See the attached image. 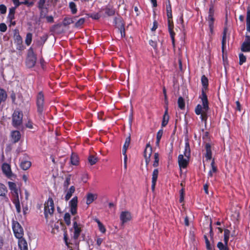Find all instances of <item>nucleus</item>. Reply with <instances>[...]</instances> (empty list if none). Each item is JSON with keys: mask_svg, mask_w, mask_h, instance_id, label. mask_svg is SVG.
Segmentation results:
<instances>
[{"mask_svg": "<svg viewBox=\"0 0 250 250\" xmlns=\"http://www.w3.org/2000/svg\"><path fill=\"white\" fill-rule=\"evenodd\" d=\"M85 21V19L84 18H80L75 22V27L77 28L81 27Z\"/></svg>", "mask_w": 250, "mask_h": 250, "instance_id": "obj_37", "label": "nucleus"}, {"mask_svg": "<svg viewBox=\"0 0 250 250\" xmlns=\"http://www.w3.org/2000/svg\"><path fill=\"white\" fill-rule=\"evenodd\" d=\"M229 235L230 231L229 229H225L224 230V242L226 245L228 244Z\"/></svg>", "mask_w": 250, "mask_h": 250, "instance_id": "obj_36", "label": "nucleus"}, {"mask_svg": "<svg viewBox=\"0 0 250 250\" xmlns=\"http://www.w3.org/2000/svg\"><path fill=\"white\" fill-rule=\"evenodd\" d=\"M201 82L204 88L207 89L208 86V79L205 75L202 76Z\"/></svg>", "mask_w": 250, "mask_h": 250, "instance_id": "obj_35", "label": "nucleus"}, {"mask_svg": "<svg viewBox=\"0 0 250 250\" xmlns=\"http://www.w3.org/2000/svg\"><path fill=\"white\" fill-rule=\"evenodd\" d=\"M71 177V175H68L66 177L65 180L63 184V186L64 189H66L68 188V187L70 184Z\"/></svg>", "mask_w": 250, "mask_h": 250, "instance_id": "obj_32", "label": "nucleus"}, {"mask_svg": "<svg viewBox=\"0 0 250 250\" xmlns=\"http://www.w3.org/2000/svg\"><path fill=\"white\" fill-rule=\"evenodd\" d=\"M226 43V37H223L222 41V52H224L225 46Z\"/></svg>", "mask_w": 250, "mask_h": 250, "instance_id": "obj_53", "label": "nucleus"}, {"mask_svg": "<svg viewBox=\"0 0 250 250\" xmlns=\"http://www.w3.org/2000/svg\"><path fill=\"white\" fill-rule=\"evenodd\" d=\"M4 244V239L3 237L0 235V250L2 249Z\"/></svg>", "mask_w": 250, "mask_h": 250, "instance_id": "obj_61", "label": "nucleus"}, {"mask_svg": "<svg viewBox=\"0 0 250 250\" xmlns=\"http://www.w3.org/2000/svg\"><path fill=\"white\" fill-rule=\"evenodd\" d=\"M124 156V167L126 169L127 167V155L126 153H125V154H123Z\"/></svg>", "mask_w": 250, "mask_h": 250, "instance_id": "obj_60", "label": "nucleus"}, {"mask_svg": "<svg viewBox=\"0 0 250 250\" xmlns=\"http://www.w3.org/2000/svg\"><path fill=\"white\" fill-rule=\"evenodd\" d=\"M54 211V201L52 198L49 197L44 204V213L46 220L49 216L52 215Z\"/></svg>", "mask_w": 250, "mask_h": 250, "instance_id": "obj_3", "label": "nucleus"}, {"mask_svg": "<svg viewBox=\"0 0 250 250\" xmlns=\"http://www.w3.org/2000/svg\"><path fill=\"white\" fill-rule=\"evenodd\" d=\"M22 113L19 111H15L12 116V124L15 127L20 126L22 121Z\"/></svg>", "mask_w": 250, "mask_h": 250, "instance_id": "obj_8", "label": "nucleus"}, {"mask_svg": "<svg viewBox=\"0 0 250 250\" xmlns=\"http://www.w3.org/2000/svg\"><path fill=\"white\" fill-rule=\"evenodd\" d=\"M65 192H66V195L65 196V200L66 201H68L72 196V194L75 191V188L74 186H72L70 187L69 189H64Z\"/></svg>", "mask_w": 250, "mask_h": 250, "instance_id": "obj_17", "label": "nucleus"}, {"mask_svg": "<svg viewBox=\"0 0 250 250\" xmlns=\"http://www.w3.org/2000/svg\"><path fill=\"white\" fill-rule=\"evenodd\" d=\"M94 220L97 223L100 231L102 233H104L106 231V229L105 228L104 225L100 221L99 219L97 218L95 219Z\"/></svg>", "mask_w": 250, "mask_h": 250, "instance_id": "obj_27", "label": "nucleus"}, {"mask_svg": "<svg viewBox=\"0 0 250 250\" xmlns=\"http://www.w3.org/2000/svg\"><path fill=\"white\" fill-rule=\"evenodd\" d=\"M18 245L21 250H28L27 243L23 238L19 239Z\"/></svg>", "mask_w": 250, "mask_h": 250, "instance_id": "obj_15", "label": "nucleus"}, {"mask_svg": "<svg viewBox=\"0 0 250 250\" xmlns=\"http://www.w3.org/2000/svg\"><path fill=\"white\" fill-rule=\"evenodd\" d=\"M152 154V147L149 144H147L146 146V149L144 151V157L146 160V165L147 166L150 161V157Z\"/></svg>", "mask_w": 250, "mask_h": 250, "instance_id": "obj_10", "label": "nucleus"}, {"mask_svg": "<svg viewBox=\"0 0 250 250\" xmlns=\"http://www.w3.org/2000/svg\"><path fill=\"white\" fill-rule=\"evenodd\" d=\"M90 17L95 20H98L100 18V16L98 14L91 15Z\"/></svg>", "mask_w": 250, "mask_h": 250, "instance_id": "obj_63", "label": "nucleus"}, {"mask_svg": "<svg viewBox=\"0 0 250 250\" xmlns=\"http://www.w3.org/2000/svg\"><path fill=\"white\" fill-rule=\"evenodd\" d=\"M97 198V195L96 194H93L92 193H88L86 194V204L90 205Z\"/></svg>", "mask_w": 250, "mask_h": 250, "instance_id": "obj_18", "label": "nucleus"}, {"mask_svg": "<svg viewBox=\"0 0 250 250\" xmlns=\"http://www.w3.org/2000/svg\"><path fill=\"white\" fill-rule=\"evenodd\" d=\"M14 203L15 205L17 212L19 213L21 212V207L19 199V196L17 197V199L15 200Z\"/></svg>", "mask_w": 250, "mask_h": 250, "instance_id": "obj_39", "label": "nucleus"}, {"mask_svg": "<svg viewBox=\"0 0 250 250\" xmlns=\"http://www.w3.org/2000/svg\"><path fill=\"white\" fill-rule=\"evenodd\" d=\"M211 169L208 172V177H212L213 176V173H215L217 171V167L215 166L214 159L212 160L211 163Z\"/></svg>", "mask_w": 250, "mask_h": 250, "instance_id": "obj_24", "label": "nucleus"}, {"mask_svg": "<svg viewBox=\"0 0 250 250\" xmlns=\"http://www.w3.org/2000/svg\"><path fill=\"white\" fill-rule=\"evenodd\" d=\"M227 245H224L223 243L220 242L217 244V247L219 250H228Z\"/></svg>", "mask_w": 250, "mask_h": 250, "instance_id": "obj_44", "label": "nucleus"}, {"mask_svg": "<svg viewBox=\"0 0 250 250\" xmlns=\"http://www.w3.org/2000/svg\"><path fill=\"white\" fill-rule=\"evenodd\" d=\"M201 98L202 102V105L198 104L195 109V112L197 115H200V118L202 121L206 123L207 120V112L209 109V107L208 105L207 96L203 89L202 90Z\"/></svg>", "mask_w": 250, "mask_h": 250, "instance_id": "obj_1", "label": "nucleus"}, {"mask_svg": "<svg viewBox=\"0 0 250 250\" xmlns=\"http://www.w3.org/2000/svg\"><path fill=\"white\" fill-rule=\"evenodd\" d=\"M104 239L102 238H97L96 239V244L98 247H100L103 242Z\"/></svg>", "mask_w": 250, "mask_h": 250, "instance_id": "obj_56", "label": "nucleus"}, {"mask_svg": "<svg viewBox=\"0 0 250 250\" xmlns=\"http://www.w3.org/2000/svg\"><path fill=\"white\" fill-rule=\"evenodd\" d=\"M16 8L15 6V7L10 8L9 14H15Z\"/></svg>", "mask_w": 250, "mask_h": 250, "instance_id": "obj_64", "label": "nucleus"}, {"mask_svg": "<svg viewBox=\"0 0 250 250\" xmlns=\"http://www.w3.org/2000/svg\"><path fill=\"white\" fill-rule=\"evenodd\" d=\"M12 229L15 236L18 239L22 238L23 235V230L20 223L16 221H13L12 223Z\"/></svg>", "mask_w": 250, "mask_h": 250, "instance_id": "obj_4", "label": "nucleus"}, {"mask_svg": "<svg viewBox=\"0 0 250 250\" xmlns=\"http://www.w3.org/2000/svg\"><path fill=\"white\" fill-rule=\"evenodd\" d=\"M184 189H182L180 191V199H179V201L181 203H182L183 201H184Z\"/></svg>", "mask_w": 250, "mask_h": 250, "instance_id": "obj_54", "label": "nucleus"}, {"mask_svg": "<svg viewBox=\"0 0 250 250\" xmlns=\"http://www.w3.org/2000/svg\"><path fill=\"white\" fill-rule=\"evenodd\" d=\"M206 154L205 157L207 160H210L212 158V152L211 150V146L209 144L207 143L206 145Z\"/></svg>", "mask_w": 250, "mask_h": 250, "instance_id": "obj_19", "label": "nucleus"}, {"mask_svg": "<svg viewBox=\"0 0 250 250\" xmlns=\"http://www.w3.org/2000/svg\"><path fill=\"white\" fill-rule=\"evenodd\" d=\"M31 163L29 161H24L22 162L21 164V168L25 170L28 169L31 166Z\"/></svg>", "mask_w": 250, "mask_h": 250, "instance_id": "obj_31", "label": "nucleus"}, {"mask_svg": "<svg viewBox=\"0 0 250 250\" xmlns=\"http://www.w3.org/2000/svg\"><path fill=\"white\" fill-rule=\"evenodd\" d=\"M7 18L10 22H12V21L15 19V14H8Z\"/></svg>", "mask_w": 250, "mask_h": 250, "instance_id": "obj_58", "label": "nucleus"}, {"mask_svg": "<svg viewBox=\"0 0 250 250\" xmlns=\"http://www.w3.org/2000/svg\"><path fill=\"white\" fill-rule=\"evenodd\" d=\"M26 126L30 129H33L34 128V127H33V124L30 122V121H28L26 124Z\"/></svg>", "mask_w": 250, "mask_h": 250, "instance_id": "obj_57", "label": "nucleus"}, {"mask_svg": "<svg viewBox=\"0 0 250 250\" xmlns=\"http://www.w3.org/2000/svg\"><path fill=\"white\" fill-rule=\"evenodd\" d=\"M6 7L4 4L0 5V13L4 14L6 12Z\"/></svg>", "mask_w": 250, "mask_h": 250, "instance_id": "obj_50", "label": "nucleus"}, {"mask_svg": "<svg viewBox=\"0 0 250 250\" xmlns=\"http://www.w3.org/2000/svg\"><path fill=\"white\" fill-rule=\"evenodd\" d=\"M32 35L30 33H28L26 34V39H25V43L27 45H29L32 42Z\"/></svg>", "mask_w": 250, "mask_h": 250, "instance_id": "obj_40", "label": "nucleus"}, {"mask_svg": "<svg viewBox=\"0 0 250 250\" xmlns=\"http://www.w3.org/2000/svg\"><path fill=\"white\" fill-rule=\"evenodd\" d=\"M246 61V56L243 54H239V64L242 65Z\"/></svg>", "mask_w": 250, "mask_h": 250, "instance_id": "obj_48", "label": "nucleus"}, {"mask_svg": "<svg viewBox=\"0 0 250 250\" xmlns=\"http://www.w3.org/2000/svg\"><path fill=\"white\" fill-rule=\"evenodd\" d=\"M120 217L123 224L126 223L131 219V214L127 211L122 212Z\"/></svg>", "mask_w": 250, "mask_h": 250, "instance_id": "obj_13", "label": "nucleus"}, {"mask_svg": "<svg viewBox=\"0 0 250 250\" xmlns=\"http://www.w3.org/2000/svg\"><path fill=\"white\" fill-rule=\"evenodd\" d=\"M44 95L42 92H40L37 96L36 104L37 111L39 114L42 115L43 111Z\"/></svg>", "mask_w": 250, "mask_h": 250, "instance_id": "obj_6", "label": "nucleus"}, {"mask_svg": "<svg viewBox=\"0 0 250 250\" xmlns=\"http://www.w3.org/2000/svg\"><path fill=\"white\" fill-rule=\"evenodd\" d=\"M36 62V57L34 53L32 48L28 50L27 57L26 59V65L28 67H33L35 65Z\"/></svg>", "mask_w": 250, "mask_h": 250, "instance_id": "obj_7", "label": "nucleus"}, {"mask_svg": "<svg viewBox=\"0 0 250 250\" xmlns=\"http://www.w3.org/2000/svg\"><path fill=\"white\" fill-rule=\"evenodd\" d=\"M158 170L155 169L152 173V181H157L158 175Z\"/></svg>", "mask_w": 250, "mask_h": 250, "instance_id": "obj_45", "label": "nucleus"}, {"mask_svg": "<svg viewBox=\"0 0 250 250\" xmlns=\"http://www.w3.org/2000/svg\"><path fill=\"white\" fill-rule=\"evenodd\" d=\"M64 220L67 226H69L71 224L70 215L69 213H66L64 214Z\"/></svg>", "mask_w": 250, "mask_h": 250, "instance_id": "obj_41", "label": "nucleus"}, {"mask_svg": "<svg viewBox=\"0 0 250 250\" xmlns=\"http://www.w3.org/2000/svg\"><path fill=\"white\" fill-rule=\"evenodd\" d=\"M46 20L48 22H53V17L52 16H47L46 17Z\"/></svg>", "mask_w": 250, "mask_h": 250, "instance_id": "obj_62", "label": "nucleus"}, {"mask_svg": "<svg viewBox=\"0 0 250 250\" xmlns=\"http://www.w3.org/2000/svg\"><path fill=\"white\" fill-rule=\"evenodd\" d=\"M2 170L3 172L7 176L10 177L12 174L11 167L9 165L4 163L2 165Z\"/></svg>", "mask_w": 250, "mask_h": 250, "instance_id": "obj_16", "label": "nucleus"}, {"mask_svg": "<svg viewBox=\"0 0 250 250\" xmlns=\"http://www.w3.org/2000/svg\"><path fill=\"white\" fill-rule=\"evenodd\" d=\"M14 38L18 44H21L22 43V38L18 33H16L14 34Z\"/></svg>", "mask_w": 250, "mask_h": 250, "instance_id": "obj_46", "label": "nucleus"}, {"mask_svg": "<svg viewBox=\"0 0 250 250\" xmlns=\"http://www.w3.org/2000/svg\"><path fill=\"white\" fill-rule=\"evenodd\" d=\"M7 30V26L5 23H2L0 24V31L1 32H5Z\"/></svg>", "mask_w": 250, "mask_h": 250, "instance_id": "obj_52", "label": "nucleus"}, {"mask_svg": "<svg viewBox=\"0 0 250 250\" xmlns=\"http://www.w3.org/2000/svg\"><path fill=\"white\" fill-rule=\"evenodd\" d=\"M158 27V22L157 21H154L153 22V27L151 28V30L152 31H155Z\"/></svg>", "mask_w": 250, "mask_h": 250, "instance_id": "obj_55", "label": "nucleus"}, {"mask_svg": "<svg viewBox=\"0 0 250 250\" xmlns=\"http://www.w3.org/2000/svg\"><path fill=\"white\" fill-rule=\"evenodd\" d=\"M246 22L250 23V6H248L247 8Z\"/></svg>", "mask_w": 250, "mask_h": 250, "instance_id": "obj_51", "label": "nucleus"}, {"mask_svg": "<svg viewBox=\"0 0 250 250\" xmlns=\"http://www.w3.org/2000/svg\"><path fill=\"white\" fill-rule=\"evenodd\" d=\"M77 16H75L73 18L66 17L64 19L62 24L64 26H66L74 22L75 20H76Z\"/></svg>", "mask_w": 250, "mask_h": 250, "instance_id": "obj_21", "label": "nucleus"}, {"mask_svg": "<svg viewBox=\"0 0 250 250\" xmlns=\"http://www.w3.org/2000/svg\"><path fill=\"white\" fill-rule=\"evenodd\" d=\"M98 158L95 156L90 155L88 158V162L91 165L95 164L98 162Z\"/></svg>", "mask_w": 250, "mask_h": 250, "instance_id": "obj_30", "label": "nucleus"}, {"mask_svg": "<svg viewBox=\"0 0 250 250\" xmlns=\"http://www.w3.org/2000/svg\"><path fill=\"white\" fill-rule=\"evenodd\" d=\"M73 228L74 229L73 237L75 239H77L80 236L82 231L81 225L77 224V223L75 221L73 223Z\"/></svg>", "mask_w": 250, "mask_h": 250, "instance_id": "obj_14", "label": "nucleus"}, {"mask_svg": "<svg viewBox=\"0 0 250 250\" xmlns=\"http://www.w3.org/2000/svg\"><path fill=\"white\" fill-rule=\"evenodd\" d=\"M178 106L181 109H183L185 108V104L184 99L182 97H180L178 100Z\"/></svg>", "mask_w": 250, "mask_h": 250, "instance_id": "obj_34", "label": "nucleus"}, {"mask_svg": "<svg viewBox=\"0 0 250 250\" xmlns=\"http://www.w3.org/2000/svg\"><path fill=\"white\" fill-rule=\"evenodd\" d=\"M154 161L153 164L154 167H157L159 165V154L158 153H155L154 155Z\"/></svg>", "mask_w": 250, "mask_h": 250, "instance_id": "obj_42", "label": "nucleus"}, {"mask_svg": "<svg viewBox=\"0 0 250 250\" xmlns=\"http://www.w3.org/2000/svg\"><path fill=\"white\" fill-rule=\"evenodd\" d=\"M105 14L108 16H112L115 14V9L111 6H107L104 9Z\"/></svg>", "mask_w": 250, "mask_h": 250, "instance_id": "obj_22", "label": "nucleus"}, {"mask_svg": "<svg viewBox=\"0 0 250 250\" xmlns=\"http://www.w3.org/2000/svg\"><path fill=\"white\" fill-rule=\"evenodd\" d=\"M78 197H74L69 202L70 212L72 215H75L77 212Z\"/></svg>", "mask_w": 250, "mask_h": 250, "instance_id": "obj_9", "label": "nucleus"}, {"mask_svg": "<svg viewBox=\"0 0 250 250\" xmlns=\"http://www.w3.org/2000/svg\"><path fill=\"white\" fill-rule=\"evenodd\" d=\"M168 120H169V116H163L162 126L163 127L165 126L167 124Z\"/></svg>", "mask_w": 250, "mask_h": 250, "instance_id": "obj_47", "label": "nucleus"}, {"mask_svg": "<svg viewBox=\"0 0 250 250\" xmlns=\"http://www.w3.org/2000/svg\"><path fill=\"white\" fill-rule=\"evenodd\" d=\"M130 142V137L128 136L125 139V141L123 148V154H125L126 153L127 149L129 146Z\"/></svg>", "mask_w": 250, "mask_h": 250, "instance_id": "obj_26", "label": "nucleus"}, {"mask_svg": "<svg viewBox=\"0 0 250 250\" xmlns=\"http://www.w3.org/2000/svg\"><path fill=\"white\" fill-rule=\"evenodd\" d=\"M71 163L73 165H77L79 163V158L78 156L74 153H72L71 156Z\"/></svg>", "mask_w": 250, "mask_h": 250, "instance_id": "obj_28", "label": "nucleus"}, {"mask_svg": "<svg viewBox=\"0 0 250 250\" xmlns=\"http://www.w3.org/2000/svg\"><path fill=\"white\" fill-rule=\"evenodd\" d=\"M168 31L170 35V37L171 38L172 43L174 45V35L175 33L173 30V23H172V25H168Z\"/></svg>", "mask_w": 250, "mask_h": 250, "instance_id": "obj_29", "label": "nucleus"}, {"mask_svg": "<svg viewBox=\"0 0 250 250\" xmlns=\"http://www.w3.org/2000/svg\"><path fill=\"white\" fill-rule=\"evenodd\" d=\"M168 4L167 5V20H168V25H172V23H173L172 21V9H171V6L170 2V0H167Z\"/></svg>", "mask_w": 250, "mask_h": 250, "instance_id": "obj_12", "label": "nucleus"}, {"mask_svg": "<svg viewBox=\"0 0 250 250\" xmlns=\"http://www.w3.org/2000/svg\"><path fill=\"white\" fill-rule=\"evenodd\" d=\"M115 23L116 27L118 29L125 28V24L122 21V20L120 18H115Z\"/></svg>", "mask_w": 250, "mask_h": 250, "instance_id": "obj_23", "label": "nucleus"}, {"mask_svg": "<svg viewBox=\"0 0 250 250\" xmlns=\"http://www.w3.org/2000/svg\"><path fill=\"white\" fill-rule=\"evenodd\" d=\"M241 50L243 52L250 51V36L246 35L244 42L242 44L241 47Z\"/></svg>", "mask_w": 250, "mask_h": 250, "instance_id": "obj_11", "label": "nucleus"}, {"mask_svg": "<svg viewBox=\"0 0 250 250\" xmlns=\"http://www.w3.org/2000/svg\"><path fill=\"white\" fill-rule=\"evenodd\" d=\"M8 186L10 190L13 191L16 195L17 197H18V190L17 189V186L15 183L11 182H8Z\"/></svg>", "mask_w": 250, "mask_h": 250, "instance_id": "obj_25", "label": "nucleus"}, {"mask_svg": "<svg viewBox=\"0 0 250 250\" xmlns=\"http://www.w3.org/2000/svg\"><path fill=\"white\" fill-rule=\"evenodd\" d=\"M190 155L189 145L188 143L186 144L184 155L180 154L178 156V164L180 167L186 168L188 164L189 158Z\"/></svg>", "mask_w": 250, "mask_h": 250, "instance_id": "obj_2", "label": "nucleus"}, {"mask_svg": "<svg viewBox=\"0 0 250 250\" xmlns=\"http://www.w3.org/2000/svg\"><path fill=\"white\" fill-rule=\"evenodd\" d=\"M45 1L46 0H39L38 2V7L40 9L42 10L44 8Z\"/></svg>", "mask_w": 250, "mask_h": 250, "instance_id": "obj_49", "label": "nucleus"}, {"mask_svg": "<svg viewBox=\"0 0 250 250\" xmlns=\"http://www.w3.org/2000/svg\"><path fill=\"white\" fill-rule=\"evenodd\" d=\"M69 6L70 9H71V12L72 14H75L77 12V9L76 7V5L73 2H70L69 4Z\"/></svg>", "mask_w": 250, "mask_h": 250, "instance_id": "obj_33", "label": "nucleus"}, {"mask_svg": "<svg viewBox=\"0 0 250 250\" xmlns=\"http://www.w3.org/2000/svg\"><path fill=\"white\" fill-rule=\"evenodd\" d=\"M11 137L14 143L18 142L21 138V133L19 131H14L11 133Z\"/></svg>", "mask_w": 250, "mask_h": 250, "instance_id": "obj_20", "label": "nucleus"}, {"mask_svg": "<svg viewBox=\"0 0 250 250\" xmlns=\"http://www.w3.org/2000/svg\"><path fill=\"white\" fill-rule=\"evenodd\" d=\"M119 30L120 32L121 37L122 38L125 37V28L119 29Z\"/></svg>", "mask_w": 250, "mask_h": 250, "instance_id": "obj_59", "label": "nucleus"}, {"mask_svg": "<svg viewBox=\"0 0 250 250\" xmlns=\"http://www.w3.org/2000/svg\"><path fill=\"white\" fill-rule=\"evenodd\" d=\"M7 192L6 188L2 184L0 183V196H3Z\"/></svg>", "mask_w": 250, "mask_h": 250, "instance_id": "obj_38", "label": "nucleus"}, {"mask_svg": "<svg viewBox=\"0 0 250 250\" xmlns=\"http://www.w3.org/2000/svg\"><path fill=\"white\" fill-rule=\"evenodd\" d=\"M163 131L162 129L160 130L157 132V137H156V139H157L156 144L158 145L159 144L161 138L163 135Z\"/></svg>", "mask_w": 250, "mask_h": 250, "instance_id": "obj_43", "label": "nucleus"}, {"mask_svg": "<svg viewBox=\"0 0 250 250\" xmlns=\"http://www.w3.org/2000/svg\"><path fill=\"white\" fill-rule=\"evenodd\" d=\"M214 10L213 9V5H210L208 11V17L206 18V19L208 22L210 32L211 34L213 33V23L215 21V19L214 17Z\"/></svg>", "mask_w": 250, "mask_h": 250, "instance_id": "obj_5", "label": "nucleus"}]
</instances>
